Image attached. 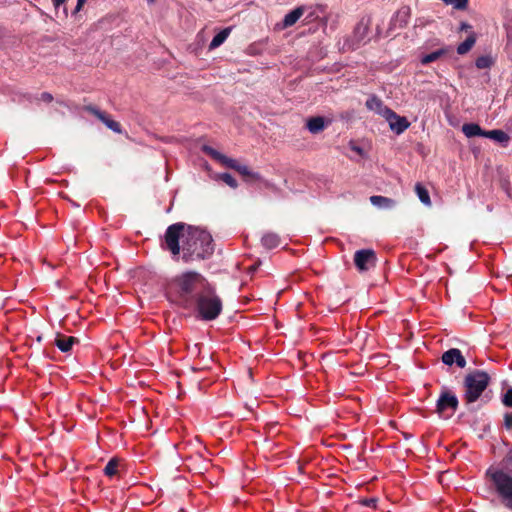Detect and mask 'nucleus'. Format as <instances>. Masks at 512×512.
Segmentation results:
<instances>
[{
    "label": "nucleus",
    "mask_w": 512,
    "mask_h": 512,
    "mask_svg": "<svg viewBox=\"0 0 512 512\" xmlns=\"http://www.w3.org/2000/svg\"><path fill=\"white\" fill-rule=\"evenodd\" d=\"M212 236L206 230L187 226L183 238V258L186 261L205 259L213 253Z\"/></svg>",
    "instance_id": "nucleus-1"
},
{
    "label": "nucleus",
    "mask_w": 512,
    "mask_h": 512,
    "mask_svg": "<svg viewBox=\"0 0 512 512\" xmlns=\"http://www.w3.org/2000/svg\"><path fill=\"white\" fill-rule=\"evenodd\" d=\"M174 285L177 302L184 308H190L208 284L200 274L187 272L175 279Z\"/></svg>",
    "instance_id": "nucleus-2"
},
{
    "label": "nucleus",
    "mask_w": 512,
    "mask_h": 512,
    "mask_svg": "<svg viewBox=\"0 0 512 512\" xmlns=\"http://www.w3.org/2000/svg\"><path fill=\"white\" fill-rule=\"evenodd\" d=\"M194 305L201 319L206 321L216 319L222 311V301L209 285L198 295Z\"/></svg>",
    "instance_id": "nucleus-3"
},
{
    "label": "nucleus",
    "mask_w": 512,
    "mask_h": 512,
    "mask_svg": "<svg viewBox=\"0 0 512 512\" xmlns=\"http://www.w3.org/2000/svg\"><path fill=\"white\" fill-rule=\"evenodd\" d=\"M487 475L490 477L502 503L507 508L512 509V475L499 469H489Z\"/></svg>",
    "instance_id": "nucleus-4"
},
{
    "label": "nucleus",
    "mask_w": 512,
    "mask_h": 512,
    "mask_svg": "<svg viewBox=\"0 0 512 512\" xmlns=\"http://www.w3.org/2000/svg\"><path fill=\"white\" fill-rule=\"evenodd\" d=\"M490 377L480 370H476L465 377V399L468 403H473L481 396L487 388Z\"/></svg>",
    "instance_id": "nucleus-5"
},
{
    "label": "nucleus",
    "mask_w": 512,
    "mask_h": 512,
    "mask_svg": "<svg viewBox=\"0 0 512 512\" xmlns=\"http://www.w3.org/2000/svg\"><path fill=\"white\" fill-rule=\"evenodd\" d=\"M187 226L184 223H175L170 225L164 235V243L173 255H178L183 245L184 234Z\"/></svg>",
    "instance_id": "nucleus-6"
},
{
    "label": "nucleus",
    "mask_w": 512,
    "mask_h": 512,
    "mask_svg": "<svg viewBox=\"0 0 512 512\" xmlns=\"http://www.w3.org/2000/svg\"><path fill=\"white\" fill-rule=\"evenodd\" d=\"M458 407V399L455 394L444 391L437 400L436 410L440 416L448 417L452 415Z\"/></svg>",
    "instance_id": "nucleus-7"
},
{
    "label": "nucleus",
    "mask_w": 512,
    "mask_h": 512,
    "mask_svg": "<svg viewBox=\"0 0 512 512\" xmlns=\"http://www.w3.org/2000/svg\"><path fill=\"white\" fill-rule=\"evenodd\" d=\"M305 16V21L309 22L314 17L315 13L311 8L299 6L287 13L283 19V27L288 28L293 26L302 16Z\"/></svg>",
    "instance_id": "nucleus-8"
},
{
    "label": "nucleus",
    "mask_w": 512,
    "mask_h": 512,
    "mask_svg": "<svg viewBox=\"0 0 512 512\" xmlns=\"http://www.w3.org/2000/svg\"><path fill=\"white\" fill-rule=\"evenodd\" d=\"M354 263L359 271H366L376 263V254L372 249H361L355 252Z\"/></svg>",
    "instance_id": "nucleus-9"
},
{
    "label": "nucleus",
    "mask_w": 512,
    "mask_h": 512,
    "mask_svg": "<svg viewBox=\"0 0 512 512\" xmlns=\"http://www.w3.org/2000/svg\"><path fill=\"white\" fill-rule=\"evenodd\" d=\"M368 32H369V20L362 18L354 28L353 36H352V45L354 47H359L364 44L368 40Z\"/></svg>",
    "instance_id": "nucleus-10"
},
{
    "label": "nucleus",
    "mask_w": 512,
    "mask_h": 512,
    "mask_svg": "<svg viewBox=\"0 0 512 512\" xmlns=\"http://www.w3.org/2000/svg\"><path fill=\"white\" fill-rule=\"evenodd\" d=\"M390 129L397 135L402 134L410 126V122L406 117L399 116L393 110L385 117Z\"/></svg>",
    "instance_id": "nucleus-11"
},
{
    "label": "nucleus",
    "mask_w": 512,
    "mask_h": 512,
    "mask_svg": "<svg viewBox=\"0 0 512 512\" xmlns=\"http://www.w3.org/2000/svg\"><path fill=\"white\" fill-rule=\"evenodd\" d=\"M441 359L447 366H452L453 364H456L459 368H464L466 366V360L461 351L457 348H451L444 352Z\"/></svg>",
    "instance_id": "nucleus-12"
},
{
    "label": "nucleus",
    "mask_w": 512,
    "mask_h": 512,
    "mask_svg": "<svg viewBox=\"0 0 512 512\" xmlns=\"http://www.w3.org/2000/svg\"><path fill=\"white\" fill-rule=\"evenodd\" d=\"M88 112L93 114L95 117H97L101 122H103L107 128L111 129L112 131L116 133H121V126L118 122L110 119L106 113L99 110L98 108L94 106H87L85 108Z\"/></svg>",
    "instance_id": "nucleus-13"
},
{
    "label": "nucleus",
    "mask_w": 512,
    "mask_h": 512,
    "mask_svg": "<svg viewBox=\"0 0 512 512\" xmlns=\"http://www.w3.org/2000/svg\"><path fill=\"white\" fill-rule=\"evenodd\" d=\"M367 109L374 111L376 114L382 116L384 119L392 109L384 104V102L377 96H370L366 101Z\"/></svg>",
    "instance_id": "nucleus-14"
},
{
    "label": "nucleus",
    "mask_w": 512,
    "mask_h": 512,
    "mask_svg": "<svg viewBox=\"0 0 512 512\" xmlns=\"http://www.w3.org/2000/svg\"><path fill=\"white\" fill-rule=\"evenodd\" d=\"M410 18V10L407 7L399 9L390 22V30L404 28Z\"/></svg>",
    "instance_id": "nucleus-15"
},
{
    "label": "nucleus",
    "mask_w": 512,
    "mask_h": 512,
    "mask_svg": "<svg viewBox=\"0 0 512 512\" xmlns=\"http://www.w3.org/2000/svg\"><path fill=\"white\" fill-rule=\"evenodd\" d=\"M78 342V340L73 336H65L61 334H57L54 340V344L57 348L63 352L68 353L71 351L73 345Z\"/></svg>",
    "instance_id": "nucleus-16"
},
{
    "label": "nucleus",
    "mask_w": 512,
    "mask_h": 512,
    "mask_svg": "<svg viewBox=\"0 0 512 512\" xmlns=\"http://www.w3.org/2000/svg\"><path fill=\"white\" fill-rule=\"evenodd\" d=\"M370 202L373 206L384 210H390L396 206L395 200L380 195L371 196Z\"/></svg>",
    "instance_id": "nucleus-17"
},
{
    "label": "nucleus",
    "mask_w": 512,
    "mask_h": 512,
    "mask_svg": "<svg viewBox=\"0 0 512 512\" xmlns=\"http://www.w3.org/2000/svg\"><path fill=\"white\" fill-rule=\"evenodd\" d=\"M484 137L489 138L503 146H506L510 140L509 135L503 130L499 129L485 131Z\"/></svg>",
    "instance_id": "nucleus-18"
},
{
    "label": "nucleus",
    "mask_w": 512,
    "mask_h": 512,
    "mask_svg": "<svg viewBox=\"0 0 512 512\" xmlns=\"http://www.w3.org/2000/svg\"><path fill=\"white\" fill-rule=\"evenodd\" d=\"M462 132L467 138H472L476 136L484 137L485 130H483L476 123H465L462 126Z\"/></svg>",
    "instance_id": "nucleus-19"
},
{
    "label": "nucleus",
    "mask_w": 512,
    "mask_h": 512,
    "mask_svg": "<svg viewBox=\"0 0 512 512\" xmlns=\"http://www.w3.org/2000/svg\"><path fill=\"white\" fill-rule=\"evenodd\" d=\"M231 32V28H224L220 32H218L212 39V41L209 44V49L213 50L217 47L221 46L226 39L228 38L229 34Z\"/></svg>",
    "instance_id": "nucleus-20"
},
{
    "label": "nucleus",
    "mask_w": 512,
    "mask_h": 512,
    "mask_svg": "<svg viewBox=\"0 0 512 512\" xmlns=\"http://www.w3.org/2000/svg\"><path fill=\"white\" fill-rule=\"evenodd\" d=\"M261 243L265 248L273 249L279 246L280 238L277 234L268 232L262 236Z\"/></svg>",
    "instance_id": "nucleus-21"
},
{
    "label": "nucleus",
    "mask_w": 512,
    "mask_h": 512,
    "mask_svg": "<svg viewBox=\"0 0 512 512\" xmlns=\"http://www.w3.org/2000/svg\"><path fill=\"white\" fill-rule=\"evenodd\" d=\"M307 128L313 134L321 132L325 128L324 119L322 117H312V118H310L307 121Z\"/></svg>",
    "instance_id": "nucleus-22"
},
{
    "label": "nucleus",
    "mask_w": 512,
    "mask_h": 512,
    "mask_svg": "<svg viewBox=\"0 0 512 512\" xmlns=\"http://www.w3.org/2000/svg\"><path fill=\"white\" fill-rule=\"evenodd\" d=\"M415 192H416L419 200L421 201V203H423L427 207L431 206V199L429 196V192L424 186H422L420 183H417L415 185Z\"/></svg>",
    "instance_id": "nucleus-23"
},
{
    "label": "nucleus",
    "mask_w": 512,
    "mask_h": 512,
    "mask_svg": "<svg viewBox=\"0 0 512 512\" xmlns=\"http://www.w3.org/2000/svg\"><path fill=\"white\" fill-rule=\"evenodd\" d=\"M476 42V38L474 35L468 36L462 43H460L457 47V53L460 55H464L471 50Z\"/></svg>",
    "instance_id": "nucleus-24"
},
{
    "label": "nucleus",
    "mask_w": 512,
    "mask_h": 512,
    "mask_svg": "<svg viewBox=\"0 0 512 512\" xmlns=\"http://www.w3.org/2000/svg\"><path fill=\"white\" fill-rule=\"evenodd\" d=\"M444 53H445V51L443 49H439V50L433 51L429 54H426L421 58V63L424 65L432 63V62L436 61L437 59H439Z\"/></svg>",
    "instance_id": "nucleus-25"
},
{
    "label": "nucleus",
    "mask_w": 512,
    "mask_h": 512,
    "mask_svg": "<svg viewBox=\"0 0 512 512\" xmlns=\"http://www.w3.org/2000/svg\"><path fill=\"white\" fill-rule=\"evenodd\" d=\"M492 58L490 56H480L476 59L475 65L479 69H486L492 65Z\"/></svg>",
    "instance_id": "nucleus-26"
},
{
    "label": "nucleus",
    "mask_w": 512,
    "mask_h": 512,
    "mask_svg": "<svg viewBox=\"0 0 512 512\" xmlns=\"http://www.w3.org/2000/svg\"><path fill=\"white\" fill-rule=\"evenodd\" d=\"M118 462L115 459H111L105 466L104 473L107 476H113L117 472Z\"/></svg>",
    "instance_id": "nucleus-27"
},
{
    "label": "nucleus",
    "mask_w": 512,
    "mask_h": 512,
    "mask_svg": "<svg viewBox=\"0 0 512 512\" xmlns=\"http://www.w3.org/2000/svg\"><path fill=\"white\" fill-rule=\"evenodd\" d=\"M235 170L238 171L243 176H251V177H253L255 179H259L260 178L259 174L250 171V169L246 165H241V164L238 163V165H237Z\"/></svg>",
    "instance_id": "nucleus-28"
},
{
    "label": "nucleus",
    "mask_w": 512,
    "mask_h": 512,
    "mask_svg": "<svg viewBox=\"0 0 512 512\" xmlns=\"http://www.w3.org/2000/svg\"><path fill=\"white\" fill-rule=\"evenodd\" d=\"M219 178L231 188H236L238 185L236 179L229 173H222Z\"/></svg>",
    "instance_id": "nucleus-29"
},
{
    "label": "nucleus",
    "mask_w": 512,
    "mask_h": 512,
    "mask_svg": "<svg viewBox=\"0 0 512 512\" xmlns=\"http://www.w3.org/2000/svg\"><path fill=\"white\" fill-rule=\"evenodd\" d=\"M203 151L205 153H207L208 155H210L213 159L217 160V161H221V159L223 158V154L218 152L217 150H215L214 148L210 147V146H203Z\"/></svg>",
    "instance_id": "nucleus-30"
},
{
    "label": "nucleus",
    "mask_w": 512,
    "mask_h": 512,
    "mask_svg": "<svg viewBox=\"0 0 512 512\" xmlns=\"http://www.w3.org/2000/svg\"><path fill=\"white\" fill-rule=\"evenodd\" d=\"M446 4H451L455 9L462 10L465 9L468 3V0H444Z\"/></svg>",
    "instance_id": "nucleus-31"
},
{
    "label": "nucleus",
    "mask_w": 512,
    "mask_h": 512,
    "mask_svg": "<svg viewBox=\"0 0 512 512\" xmlns=\"http://www.w3.org/2000/svg\"><path fill=\"white\" fill-rule=\"evenodd\" d=\"M220 163L224 164L225 166L229 167V168H232V169H236L237 165H238V162L235 160V159H232V158H228L227 156H223V158L221 159Z\"/></svg>",
    "instance_id": "nucleus-32"
},
{
    "label": "nucleus",
    "mask_w": 512,
    "mask_h": 512,
    "mask_svg": "<svg viewBox=\"0 0 512 512\" xmlns=\"http://www.w3.org/2000/svg\"><path fill=\"white\" fill-rule=\"evenodd\" d=\"M502 402L507 407H512V388H509L503 396Z\"/></svg>",
    "instance_id": "nucleus-33"
},
{
    "label": "nucleus",
    "mask_w": 512,
    "mask_h": 512,
    "mask_svg": "<svg viewBox=\"0 0 512 512\" xmlns=\"http://www.w3.org/2000/svg\"><path fill=\"white\" fill-rule=\"evenodd\" d=\"M504 426L506 429H512V413H506L504 416Z\"/></svg>",
    "instance_id": "nucleus-34"
},
{
    "label": "nucleus",
    "mask_w": 512,
    "mask_h": 512,
    "mask_svg": "<svg viewBox=\"0 0 512 512\" xmlns=\"http://www.w3.org/2000/svg\"><path fill=\"white\" fill-rule=\"evenodd\" d=\"M86 1L87 0H77V5H76V7H75V9L73 11V14L78 13L82 9V7H83V5L85 4Z\"/></svg>",
    "instance_id": "nucleus-35"
},
{
    "label": "nucleus",
    "mask_w": 512,
    "mask_h": 512,
    "mask_svg": "<svg viewBox=\"0 0 512 512\" xmlns=\"http://www.w3.org/2000/svg\"><path fill=\"white\" fill-rule=\"evenodd\" d=\"M52 99H53V97H52V95H51V94H49V93H46V92H45V93H42V94H41V100H42V101H45V102H51V101H52Z\"/></svg>",
    "instance_id": "nucleus-36"
},
{
    "label": "nucleus",
    "mask_w": 512,
    "mask_h": 512,
    "mask_svg": "<svg viewBox=\"0 0 512 512\" xmlns=\"http://www.w3.org/2000/svg\"><path fill=\"white\" fill-rule=\"evenodd\" d=\"M364 504L369 507H375L376 506V499L371 498L364 501Z\"/></svg>",
    "instance_id": "nucleus-37"
},
{
    "label": "nucleus",
    "mask_w": 512,
    "mask_h": 512,
    "mask_svg": "<svg viewBox=\"0 0 512 512\" xmlns=\"http://www.w3.org/2000/svg\"><path fill=\"white\" fill-rule=\"evenodd\" d=\"M67 0H52V3L55 8H59L61 5H63Z\"/></svg>",
    "instance_id": "nucleus-38"
},
{
    "label": "nucleus",
    "mask_w": 512,
    "mask_h": 512,
    "mask_svg": "<svg viewBox=\"0 0 512 512\" xmlns=\"http://www.w3.org/2000/svg\"><path fill=\"white\" fill-rule=\"evenodd\" d=\"M353 149H354L356 152H358V153H361V151H362V150H361V148H359V147H354Z\"/></svg>",
    "instance_id": "nucleus-39"
},
{
    "label": "nucleus",
    "mask_w": 512,
    "mask_h": 512,
    "mask_svg": "<svg viewBox=\"0 0 512 512\" xmlns=\"http://www.w3.org/2000/svg\"><path fill=\"white\" fill-rule=\"evenodd\" d=\"M468 27H469V26H468L467 24H465V23H463V24H462V29H466V28H468Z\"/></svg>",
    "instance_id": "nucleus-40"
},
{
    "label": "nucleus",
    "mask_w": 512,
    "mask_h": 512,
    "mask_svg": "<svg viewBox=\"0 0 512 512\" xmlns=\"http://www.w3.org/2000/svg\"><path fill=\"white\" fill-rule=\"evenodd\" d=\"M149 4H153L155 0H147Z\"/></svg>",
    "instance_id": "nucleus-41"
},
{
    "label": "nucleus",
    "mask_w": 512,
    "mask_h": 512,
    "mask_svg": "<svg viewBox=\"0 0 512 512\" xmlns=\"http://www.w3.org/2000/svg\"><path fill=\"white\" fill-rule=\"evenodd\" d=\"M42 340V337L41 336H38L37 337V341L40 342Z\"/></svg>",
    "instance_id": "nucleus-42"
}]
</instances>
